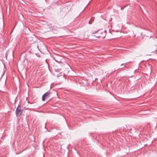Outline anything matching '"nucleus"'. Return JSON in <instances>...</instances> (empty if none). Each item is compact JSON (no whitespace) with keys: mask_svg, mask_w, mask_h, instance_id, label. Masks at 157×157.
Returning <instances> with one entry per match:
<instances>
[{"mask_svg":"<svg viewBox=\"0 0 157 157\" xmlns=\"http://www.w3.org/2000/svg\"><path fill=\"white\" fill-rule=\"evenodd\" d=\"M23 112V110L21 109L19 105L18 106L16 111V114L17 116L19 117L21 114Z\"/></svg>","mask_w":157,"mask_h":157,"instance_id":"1","label":"nucleus"},{"mask_svg":"<svg viewBox=\"0 0 157 157\" xmlns=\"http://www.w3.org/2000/svg\"><path fill=\"white\" fill-rule=\"evenodd\" d=\"M98 35L96 36L97 37L104 38L105 37V33L101 32L100 30H98Z\"/></svg>","mask_w":157,"mask_h":157,"instance_id":"2","label":"nucleus"},{"mask_svg":"<svg viewBox=\"0 0 157 157\" xmlns=\"http://www.w3.org/2000/svg\"><path fill=\"white\" fill-rule=\"evenodd\" d=\"M51 94V92L50 91H48L46 93H45L42 96V100L43 101H44L46 98H48V96Z\"/></svg>","mask_w":157,"mask_h":157,"instance_id":"3","label":"nucleus"},{"mask_svg":"<svg viewBox=\"0 0 157 157\" xmlns=\"http://www.w3.org/2000/svg\"><path fill=\"white\" fill-rule=\"evenodd\" d=\"M92 19V18L90 19V20L89 21V24H91V20Z\"/></svg>","mask_w":157,"mask_h":157,"instance_id":"4","label":"nucleus"},{"mask_svg":"<svg viewBox=\"0 0 157 157\" xmlns=\"http://www.w3.org/2000/svg\"><path fill=\"white\" fill-rule=\"evenodd\" d=\"M97 31H95L94 32H93V33H97Z\"/></svg>","mask_w":157,"mask_h":157,"instance_id":"5","label":"nucleus"},{"mask_svg":"<svg viewBox=\"0 0 157 157\" xmlns=\"http://www.w3.org/2000/svg\"><path fill=\"white\" fill-rule=\"evenodd\" d=\"M36 56H38V57H40V55H37V54H36Z\"/></svg>","mask_w":157,"mask_h":157,"instance_id":"6","label":"nucleus"},{"mask_svg":"<svg viewBox=\"0 0 157 157\" xmlns=\"http://www.w3.org/2000/svg\"><path fill=\"white\" fill-rule=\"evenodd\" d=\"M46 123L45 124V125H46ZM45 128H46V126H45Z\"/></svg>","mask_w":157,"mask_h":157,"instance_id":"7","label":"nucleus"},{"mask_svg":"<svg viewBox=\"0 0 157 157\" xmlns=\"http://www.w3.org/2000/svg\"><path fill=\"white\" fill-rule=\"evenodd\" d=\"M123 64H123V63L122 64H121V66H122V65H123Z\"/></svg>","mask_w":157,"mask_h":157,"instance_id":"8","label":"nucleus"}]
</instances>
